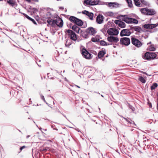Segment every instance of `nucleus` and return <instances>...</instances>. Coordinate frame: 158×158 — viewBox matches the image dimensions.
Listing matches in <instances>:
<instances>
[{"label":"nucleus","mask_w":158,"mask_h":158,"mask_svg":"<svg viewBox=\"0 0 158 158\" xmlns=\"http://www.w3.org/2000/svg\"><path fill=\"white\" fill-rule=\"evenodd\" d=\"M157 56L155 53L152 52H146L142 56V58L144 60H150L154 59Z\"/></svg>","instance_id":"nucleus-1"},{"label":"nucleus","mask_w":158,"mask_h":158,"mask_svg":"<svg viewBox=\"0 0 158 158\" xmlns=\"http://www.w3.org/2000/svg\"><path fill=\"white\" fill-rule=\"evenodd\" d=\"M140 11L142 14L147 15H153L156 13L154 9H149L147 7L141 9Z\"/></svg>","instance_id":"nucleus-2"},{"label":"nucleus","mask_w":158,"mask_h":158,"mask_svg":"<svg viewBox=\"0 0 158 158\" xmlns=\"http://www.w3.org/2000/svg\"><path fill=\"white\" fill-rule=\"evenodd\" d=\"M69 20L71 22L76 24V25L78 26H81L83 24V23L81 20L74 16H71L69 18Z\"/></svg>","instance_id":"nucleus-3"},{"label":"nucleus","mask_w":158,"mask_h":158,"mask_svg":"<svg viewBox=\"0 0 158 158\" xmlns=\"http://www.w3.org/2000/svg\"><path fill=\"white\" fill-rule=\"evenodd\" d=\"M65 32L68 34L70 39L75 41L77 39V37L76 34L71 30L68 29L65 31Z\"/></svg>","instance_id":"nucleus-4"},{"label":"nucleus","mask_w":158,"mask_h":158,"mask_svg":"<svg viewBox=\"0 0 158 158\" xmlns=\"http://www.w3.org/2000/svg\"><path fill=\"white\" fill-rule=\"evenodd\" d=\"M51 17L50 16V28L53 31V32L55 33L56 31L58 30V27L56 25L55 20L51 19Z\"/></svg>","instance_id":"nucleus-5"},{"label":"nucleus","mask_w":158,"mask_h":158,"mask_svg":"<svg viewBox=\"0 0 158 158\" xmlns=\"http://www.w3.org/2000/svg\"><path fill=\"white\" fill-rule=\"evenodd\" d=\"M81 53L83 56L86 59H90L92 58L91 54L85 48L81 50Z\"/></svg>","instance_id":"nucleus-6"},{"label":"nucleus","mask_w":158,"mask_h":158,"mask_svg":"<svg viewBox=\"0 0 158 158\" xmlns=\"http://www.w3.org/2000/svg\"><path fill=\"white\" fill-rule=\"evenodd\" d=\"M120 44L126 46H128L130 44V39L126 37L121 38L120 39Z\"/></svg>","instance_id":"nucleus-7"},{"label":"nucleus","mask_w":158,"mask_h":158,"mask_svg":"<svg viewBox=\"0 0 158 158\" xmlns=\"http://www.w3.org/2000/svg\"><path fill=\"white\" fill-rule=\"evenodd\" d=\"M131 41L132 44L137 47H140L142 45V42L135 37H131Z\"/></svg>","instance_id":"nucleus-8"},{"label":"nucleus","mask_w":158,"mask_h":158,"mask_svg":"<svg viewBox=\"0 0 158 158\" xmlns=\"http://www.w3.org/2000/svg\"><path fill=\"white\" fill-rule=\"evenodd\" d=\"M119 18L127 23H131L132 22V18L128 17L127 15H120Z\"/></svg>","instance_id":"nucleus-9"},{"label":"nucleus","mask_w":158,"mask_h":158,"mask_svg":"<svg viewBox=\"0 0 158 158\" xmlns=\"http://www.w3.org/2000/svg\"><path fill=\"white\" fill-rule=\"evenodd\" d=\"M86 30L89 35L94 36L97 32V29L92 27H89Z\"/></svg>","instance_id":"nucleus-10"},{"label":"nucleus","mask_w":158,"mask_h":158,"mask_svg":"<svg viewBox=\"0 0 158 158\" xmlns=\"http://www.w3.org/2000/svg\"><path fill=\"white\" fill-rule=\"evenodd\" d=\"M107 32L110 35H116L118 34V31L116 28H110L108 30Z\"/></svg>","instance_id":"nucleus-11"},{"label":"nucleus","mask_w":158,"mask_h":158,"mask_svg":"<svg viewBox=\"0 0 158 158\" xmlns=\"http://www.w3.org/2000/svg\"><path fill=\"white\" fill-rule=\"evenodd\" d=\"M131 32L129 29H124L121 31L120 35L122 37L123 36H129L131 35Z\"/></svg>","instance_id":"nucleus-12"},{"label":"nucleus","mask_w":158,"mask_h":158,"mask_svg":"<svg viewBox=\"0 0 158 158\" xmlns=\"http://www.w3.org/2000/svg\"><path fill=\"white\" fill-rule=\"evenodd\" d=\"M107 40L109 42L113 43H116L119 41V39L116 37L113 36H110L107 37Z\"/></svg>","instance_id":"nucleus-13"},{"label":"nucleus","mask_w":158,"mask_h":158,"mask_svg":"<svg viewBox=\"0 0 158 158\" xmlns=\"http://www.w3.org/2000/svg\"><path fill=\"white\" fill-rule=\"evenodd\" d=\"M56 23V25L58 26V27H63V22L61 19L58 17L56 18V19H55Z\"/></svg>","instance_id":"nucleus-14"},{"label":"nucleus","mask_w":158,"mask_h":158,"mask_svg":"<svg viewBox=\"0 0 158 158\" xmlns=\"http://www.w3.org/2000/svg\"><path fill=\"white\" fill-rule=\"evenodd\" d=\"M104 19V17L103 15L99 14L96 18V22L98 24H101L103 23Z\"/></svg>","instance_id":"nucleus-15"},{"label":"nucleus","mask_w":158,"mask_h":158,"mask_svg":"<svg viewBox=\"0 0 158 158\" xmlns=\"http://www.w3.org/2000/svg\"><path fill=\"white\" fill-rule=\"evenodd\" d=\"M114 22L116 24H118L119 27L122 28H125L126 27V24L125 23L122 21L119 20H115Z\"/></svg>","instance_id":"nucleus-16"},{"label":"nucleus","mask_w":158,"mask_h":158,"mask_svg":"<svg viewBox=\"0 0 158 158\" xmlns=\"http://www.w3.org/2000/svg\"><path fill=\"white\" fill-rule=\"evenodd\" d=\"M157 26H158V23L155 24H148L144 25H143V27L146 29H152Z\"/></svg>","instance_id":"nucleus-17"},{"label":"nucleus","mask_w":158,"mask_h":158,"mask_svg":"<svg viewBox=\"0 0 158 158\" xmlns=\"http://www.w3.org/2000/svg\"><path fill=\"white\" fill-rule=\"evenodd\" d=\"M82 14L86 15H87L89 18L90 20H93L94 17V14L92 12H90L88 11L85 10L82 11Z\"/></svg>","instance_id":"nucleus-18"},{"label":"nucleus","mask_w":158,"mask_h":158,"mask_svg":"<svg viewBox=\"0 0 158 158\" xmlns=\"http://www.w3.org/2000/svg\"><path fill=\"white\" fill-rule=\"evenodd\" d=\"M72 29L77 34H79L81 32V28L78 27L76 25H74L72 27Z\"/></svg>","instance_id":"nucleus-19"},{"label":"nucleus","mask_w":158,"mask_h":158,"mask_svg":"<svg viewBox=\"0 0 158 158\" xmlns=\"http://www.w3.org/2000/svg\"><path fill=\"white\" fill-rule=\"evenodd\" d=\"M107 5L109 7L113 8L118 7L119 4L116 2H109L108 3Z\"/></svg>","instance_id":"nucleus-20"},{"label":"nucleus","mask_w":158,"mask_h":158,"mask_svg":"<svg viewBox=\"0 0 158 158\" xmlns=\"http://www.w3.org/2000/svg\"><path fill=\"white\" fill-rule=\"evenodd\" d=\"M81 34V35L85 38H87L89 37V35L87 32V30H86L85 31L83 32L82 30H81V32L80 33Z\"/></svg>","instance_id":"nucleus-21"},{"label":"nucleus","mask_w":158,"mask_h":158,"mask_svg":"<svg viewBox=\"0 0 158 158\" xmlns=\"http://www.w3.org/2000/svg\"><path fill=\"white\" fill-rule=\"evenodd\" d=\"M7 3L12 7L15 6L16 4L15 0H8L7 1Z\"/></svg>","instance_id":"nucleus-22"},{"label":"nucleus","mask_w":158,"mask_h":158,"mask_svg":"<svg viewBox=\"0 0 158 158\" xmlns=\"http://www.w3.org/2000/svg\"><path fill=\"white\" fill-rule=\"evenodd\" d=\"M132 29L139 33L141 32L142 31V30L141 27L139 26H135L133 27Z\"/></svg>","instance_id":"nucleus-23"},{"label":"nucleus","mask_w":158,"mask_h":158,"mask_svg":"<svg viewBox=\"0 0 158 158\" xmlns=\"http://www.w3.org/2000/svg\"><path fill=\"white\" fill-rule=\"evenodd\" d=\"M23 15H24V16L26 17L27 19H29V20L31 21L34 24H36L37 23L35 21V20L30 17L28 15H26L25 14L23 13Z\"/></svg>","instance_id":"nucleus-24"},{"label":"nucleus","mask_w":158,"mask_h":158,"mask_svg":"<svg viewBox=\"0 0 158 158\" xmlns=\"http://www.w3.org/2000/svg\"><path fill=\"white\" fill-rule=\"evenodd\" d=\"M106 52L105 51L102 50L100 51L98 53V56L99 58L102 57L106 54Z\"/></svg>","instance_id":"nucleus-25"},{"label":"nucleus","mask_w":158,"mask_h":158,"mask_svg":"<svg viewBox=\"0 0 158 158\" xmlns=\"http://www.w3.org/2000/svg\"><path fill=\"white\" fill-rule=\"evenodd\" d=\"M91 5H94L98 4L99 3L98 0H90Z\"/></svg>","instance_id":"nucleus-26"},{"label":"nucleus","mask_w":158,"mask_h":158,"mask_svg":"<svg viewBox=\"0 0 158 158\" xmlns=\"http://www.w3.org/2000/svg\"><path fill=\"white\" fill-rule=\"evenodd\" d=\"M29 10L31 12L35 13L38 11V10L35 8H33V7L30 6L29 8Z\"/></svg>","instance_id":"nucleus-27"},{"label":"nucleus","mask_w":158,"mask_h":158,"mask_svg":"<svg viewBox=\"0 0 158 158\" xmlns=\"http://www.w3.org/2000/svg\"><path fill=\"white\" fill-rule=\"evenodd\" d=\"M72 42L70 40H67L65 45L66 47H69V46L71 44Z\"/></svg>","instance_id":"nucleus-28"},{"label":"nucleus","mask_w":158,"mask_h":158,"mask_svg":"<svg viewBox=\"0 0 158 158\" xmlns=\"http://www.w3.org/2000/svg\"><path fill=\"white\" fill-rule=\"evenodd\" d=\"M100 44L102 46H107L110 45L109 44L103 40H101L100 41Z\"/></svg>","instance_id":"nucleus-29"},{"label":"nucleus","mask_w":158,"mask_h":158,"mask_svg":"<svg viewBox=\"0 0 158 158\" xmlns=\"http://www.w3.org/2000/svg\"><path fill=\"white\" fill-rule=\"evenodd\" d=\"M128 5V6L130 7H132L133 6V4L132 1L131 0H126Z\"/></svg>","instance_id":"nucleus-30"},{"label":"nucleus","mask_w":158,"mask_h":158,"mask_svg":"<svg viewBox=\"0 0 158 158\" xmlns=\"http://www.w3.org/2000/svg\"><path fill=\"white\" fill-rule=\"evenodd\" d=\"M158 86V85L156 83H153L151 87V89L152 90L155 89Z\"/></svg>","instance_id":"nucleus-31"},{"label":"nucleus","mask_w":158,"mask_h":158,"mask_svg":"<svg viewBox=\"0 0 158 158\" xmlns=\"http://www.w3.org/2000/svg\"><path fill=\"white\" fill-rule=\"evenodd\" d=\"M135 5L137 6H140L141 3L139 0H134Z\"/></svg>","instance_id":"nucleus-32"},{"label":"nucleus","mask_w":158,"mask_h":158,"mask_svg":"<svg viewBox=\"0 0 158 158\" xmlns=\"http://www.w3.org/2000/svg\"><path fill=\"white\" fill-rule=\"evenodd\" d=\"M49 8H45L44 9V11L46 12V11H48V12L46 13V15L47 16V18L48 19H49V17L48 16L49 15Z\"/></svg>","instance_id":"nucleus-33"},{"label":"nucleus","mask_w":158,"mask_h":158,"mask_svg":"<svg viewBox=\"0 0 158 158\" xmlns=\"http://www.w3.org/2000/svg\"><path fill=\"white\" fill-rule=\"evenodd\" d=\"M156 48L154 47L153 45H151L149 47V50L150 51H154L155 50Z\"/></svg>","instance_id":"nucleus-34"},{"label":"nucleus","mask_w":158,"mask_h":158,"mask_svg":"<svg viewBox=\"0 0 158 158\" xmlns=\"http://www.w3.org/2000/svg\"><path fill=\"white\" fill-rule=\"evenodd\" d=\"M90 0H85L84 1V4H86L87 5H91Z\"/></svg>","instance_id":"nucleus-35"},{"label":"nucleus","mask_w":158,"mask_h":158,"mask_svg":"<svg viewBox=\"0 0 158 158\" xmlns=\"http://www.w3.org/2000/svg\"><path fill=\"white\" fill-rule=\"evenodd\" d=\"M139 80L142 82L145 83L146 82L145 79L143 77L140 76L139 77Z\"/></svg>","instance_id":"nucleus-36"},{"label":"nucleus","mask_w":158,"mask_h":158,"mask_svg":"<svg viewBox=\"0 0 158 158\" xmlns=\"http://www.w3.org/2000/svg\"><path fill=\"white\" fill-rule=\"evenodd\" d=\"M132 22H131V23H134L135 24H137L138 23V21L135 19L132 18Z\"/></svg>","instance_id":"nucleus-37"},{"label":"nucleus","mask_w":158,"mask_h":158,"mask_svg":"<svg viewBox=\"0 0 158 158\" xmlns=\"http://www.w3.org/2000/svg\"><path fill=\"white\" fill-rule=\"evenodd\" d=\"M106 15L110 16H112L114 15V14L112 12H108L106 13Z\"/></svg>","instance_id":"nucleus-38"},{"label":"nucleus","mask_w":158,"mask_h":158,"mask_svg":"<svg viewBox=\"0 0 158 158\" xmlns=\"http://www.w3.org/2000/svg\"><path fill=\"white\" fill-rule=\"evenodd\" d=\"M40 97H41V99L42 100H43L44 101V102H45L49 106L48 104L46 102V101L45 100V98H44V96H43L41 94H40Z\"/></svg>","instance_id":"nucleus-39"},{"label":"nucleus","mask_w":158,"mask_h":158,"mask_svg":"<svg viewBox=\"0 0 158 158\" xmlns=\"http://www.w3.org/2000/svg\"><path fill=\"white\" fill-rule=\"evenodd\" d=\"M129 108L131 109L133 111L134 110L135 108H134L132 106L129 105Z\"/></svg>","instance_id":"nucleus-40"},{"label":"nucleus","mask_w":158,"mask_h":158,"mask_svg":"<svg viewBox=\"0 0 158 158\" xmlns=\"http://www.w3.org/2000/svg\"><path fill=\"white\" fill-rule=\"evenodd\" d=\"M126 120L128 122H129V123H132V121L131 120V119H127V118H125Z\"/></svg>","instance_id":"nucleus-41"},{"label":"nucleus","mask_w":158,"mask_h":158,"mask_svg":"<svg viewBox=\"0 0 158 158\" xmlns=\"http://www.w3.org/2000/svg\"><path fill=\"white\" fill-rule=\"evenodd\" d=\"M97 39H96L94 38H92L91 40L94 42H95L97 41Z\"/></svg>","instance_id":"nucleus-42"},{"label":"nucleus","mask_w":158,"mask_h":158,"mask_svg":"<svg viewBox=\"0 0 158 158\" xmlns=\"http://www.w3.org/2000/svg\"><path fill=\"white\" fill-rule=\"evenodd\" d=\"M148 105L149 106V107L150 108H152V104L151 102H149L148 103Z\"/></svg>","instance_id":"nucleus-43"},{"label":"nucleus","mask_w":158,"mask_h":158,"mask_svg":"<svg viewBox=\"0 0 158 158\" xmlns=\"http://www.w3.org/2000/svg\"><path fill=\"white\" fill-rule=\"evenodd\" d=\"M25 148V146H23L20 148V150H22L24 148Z\"/></svg>","instance_id":"nucleus-44"},{"label":"nucleus","mask_w":158,"mask_h":158,"mask_svg":"<svg viewBox=\"0 0 158 158\" xmlns=\"http://www.w3.org/2000/svg\"><path fill=\"white\" fill-rule=\"evenodd\" d=\"M141 2L143 3V4L145 3V2L144 0H141Z\"/></svg>","instance_id":"nucleus-45"},{"label":"nucleus","mask_w":158,"mask_h":158,"mask_svg":"<svg viewBox=\"0 0 158 158\" xmlns=\"http://www.w3.org/2000/svg\"><path fill=\"white\" fill-rule=\"evenodd\" d=\"M47 22H48V24L47 25L48 26L49 25V20L48 19L47 20Z\"/></svg>","instance_id":"nucleus-46"},{"label":"nucleus","mask_w":158,"mask_h":158,"mask_svg":"<svg viewBox=\"0 0 158 158\" xmlns=\"http://www.w3.org/2000/svg\"><path fill=\"white\" fill-rule=\"evenodd\" d=\"M25 1L27 2H28L30 3L31 2V0H25Z\"/></svg>","instance_id":"nucleus-47"},{"label":"nucleus","mask_w":158,"mask_h":158,"mask_svg":"<svg viewBox=\"0 0 158 158\" xmlns=\"http://www.w3.org/2000/svg\"><path fill=\"white\" fill-rule=\"evenodd\" d=\"M30 135H28L26 137V138H28L29 137H30Z\"/></svg>","instance_id":"nucleus-48"},{"label":"nucleus","mask_w":158,"mask_h":158,"mask_svg":"<svg viewBox=\"0 0 158 158\" xmlns=\"http://www.w3.org/2000/svg\"><path fill=\"white\" fill-rule=\"evenodd\" d=\"M49 74V73H47V78H48V77H49V76H48V74Z\"/></svg>","instance_id":"nucleus-49"},{"label":"nucleus","mask_w":158,"mask_h":158,"mask_svg":"<svg viewBox=\"0 0 158 158\" xmlns=\"http://www.w3.org/2000/svg\"><path fill=\"white\" fill-rule=\"evenodd\" d=\"M77 87H78V88H80V87L78 85H76Z\"/></svg>","instance_id":"nucleus-50"},{"label":"nucleus","mask_w":158,"mask_h":158,"mask_svg":"<svg viewBox=\"0 0 158 158\" xmlns=\"http://www.w3.org/2000/svg\"><path fill=\"white\" fill-rule=\"evenodd\" d=\"M38 66H39L40 67H41V66L40 65H39V64H38Z\"/></svg>","instance_id":"nucleus-51"},{"label":"nucleus","mask_w":158,"mask_h":158,"mask_svg":"<svg viewBox=\"0 0 158 158\" xmlns=\"http://www.w3.org/2000/svg\"><path fill=\"white\" fill-rule=\"evenodd\" d=\"M44 79H45L46 78V76H44Z\"/></svg>","instance_id":"nucleus-52"},{"label":"nucleus","mask_w":158,"mask_h":158,"mask_svg":"<svg viewBox=\"0 0 158 158\" xmlns=\"http://www.w3.org/2000/svg\"><path fill=\"white\" fill-rule=\"evenodd\" d=\"M157 106H158V102L157 103Z\"/></svg>","instance_id":"nucleus-53"},{"label":"nucleus","mask_w":158,"mask_h":158,"mask_svg":"<svg viewBox=\"0 0 158 158\" xmlns=\"http://www.w3.org/2000/svg\"><path fill=\"white\" fill-rule=\"evenodd\" d=\"M115 47H115V46H114V48H115Z\"/></svg>","instance_id":"nucleus-54"},{"label":"nucleus","mask_w":158,"mask_h":158,"mask_svg":"<svg viewBox=\"0 0 158 158\" xmlns=\"http://www.w3.org/2000/svg\"><path fill=\"white\" fill-rule=\"evenodd\" d=\"M157 102H158V98H157Z\"/></svg>","instance_id":"nucleus-55"},{"label":"nucleus","mask_w":158,"mask_h":158,"mask_svg":"<svg viewBox=\"0 0 158 158\" xmlns=\"http://www.w3.org/2000/svg\"><path fill=\"white\" fill-rule=\"evenodd\" d=\"M34 123H35V122L34 121Z\"/></svg>","instance_id":"nucleus-56"},{"label":"nucleus","mask_w":158,"mask_h":158,"mask_svg":"<svg viewBox=\"0 0 158 158\" xmlns=\"http://www.w3.org/2000/svg\"><path fill=\"white\" fill-rule=\"evenodd\" d=\"M28 119H30V118H28Z\"/></svg>","instance_id":"nucleus-57"},{"label":"nucleus","mask_w":158,"mask_h":158,"mask_svg":"<svg viewBox=\"0 0 158 158\" xmlns=\"http://www.w3.org/2000/svg\"><path fill=\"white\" fill-rule=\"evenodd\" d=\"M158 1V0H157Z\"/></svg>","instance_id":"nucleus-58"}]
</instances>
